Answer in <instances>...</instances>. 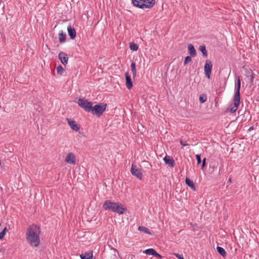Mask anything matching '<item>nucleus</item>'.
I'll return each mask as SVG.
<instances>
[{"instance_id": "nucleus-1", "label": "nucleus", "mask_w": 259, "mask_h": 259, "mask_svg": "<svg viewBox=\"0 0 259 259\" xmlns=\"http://www.w3.org/2000/svg\"><path fill=\"white\" fill-rule=\"evenodd\" d=\"M78 106L83 109L86 112H91L93 114L100 117L105 111L107 104L104 103L96 104L93 106L92 102L86 99L79 98L77 102Z\"/></svg>"}, {"instance_id": "nucleus-3", "label": "nucleus", "mask_w": 259, "mask_h": 259, "mask_svg": "<svg viewBox=\"0 0 259 259\" xmlns=\"http://www.w3.org/2000/svg\"><path fill=\"white\" fill-rule=\"evenodd\" d=\"M103 207L105 210H111L119 214L124 213L127 210L126 207L121 203L111 202L110 200H106L103 204Z\"/></svg>"}, {"instance_id": "nucleus-9", "label": "nucleus", "mask_w": 259, "mask_h": 259, "mask_svg": "<svg viewBox=\"0 0 259 259\" xmlns=\"http://www.w3.org/2000/svg\"><path fill=\"white\" fill-rule=\"evenodd\" d=\"M58 58L63 65H65L67 64L68 57L65 53L63 52H60L58 55Z\"/></svg>"}, {"instance_id": "nucleus-22", "label": "nucleus", "mask_w": 259, "mask_h": 259, "mask_svg": "<svg viewBox=\"0 0 259 259\" xmlns=\"http://www.w3.org/2000/svg\"><path fill=\"white\" fill-rule=\"evenodd\" d=\"M155 251H156V250L153 248H149V249H146L144 251V253L147 255H152L154 256Z\"/></svg>"}, {"instance_id": "nucleus-32", "label": "nucleus", "mask_w": 259, "mask_h": 259, "mask_svg": "<svg viewBox=\"0 0 259 259\" xmlns=\"http://www.w3.org/2000/svg\"><path fill=\"white\" fill-rule=\"evenodd\" d=\"M180 144H181L182 146H187V145H188V144L187 143V142H184V141H183V140H180Z\"/></svg>"}, {"instance_id": "nucleus-19", "label": "nucleus", "mask_w": 259, "mask_h": 259, "mask_svg": "<svg viewBox=\"0 0 259 259\" xmlns=\"http://www.w3.org/2000/svg\"><path fill=\"white\" fill-rule=\"evenodd\" d=\"M199 50L201 52V53L204 57H206L207 56V52L206 49V47H205V45L200 46Z\"/></svg>"}, {"instance_id": "nucleus-23", "label": "nucleus", "mask_w": 259, "mask_h": 259, "mask_svg": "<svg viewBox=\"0 0 259 259\" xmlns=\"http://www.w3.org/2000/svg\"><path fill=\"white\" fill-rule=\"evenodd\" d=\"M138 230L141 232H144L146 234H151L149 229L144 226H139L138 227Z\"/></svg>"}, {"instance_id": "nucleus-26", "label": "nucleus", "mask_w": 259, "mask_h": 259, "mask_svg": "<svg viewBox=\"0 0 259 259\" xmlns=\"http://www.w3.org/2000/svg\"><path fill=\"white\" fill-rule=\"evenodd\" d=\"M192 61V58L191 56H187L185 57L184 62V65H186L188 63Z\"/></svg>"}, {"instance_id": "nucleus-7", "label": "nucleus", "mask_w": 259, "mask_h": 259, "mask_svg": "<svg viewBox=\"0 0 259 259\" xmlns=\"http://www.w3.org/2000/svg\"><path fill=\"white\" fill-rule=\"evenodd\" d=\"M65 161L67 163L75 164L76 158L74 154L71 152L68 153L66 156Z\"/></svg>"}, {"instance_id": "nucleus-39", "label": "nucleus", "mask_w": 259, "mask_h": 259, "mask_svg": "<svg viewBox=\"0 0 259 259\" xmlns=\"http://www.w3.org/2000/svg\"><path fill=\"white\" fill-rule=\"evenodd\" d=\"M113 249L115 251H117V250L116 249H115L114 248H113Z\"/></svg>"}, {"instance_id": "nucleus-31", "label": "nucleus", "mask_w": 259, "mask_h": 259, "mask_svg": "<svg viewBox=\"0 0 259 259\" xmlns=\"http://www.w3.org/2000/svg\"><path fill=\"white\" fill-rule=\"evenodd\" d=\"M154 256L156 257H158L159 259H161L162 258V256L160 254L157 253L156 251H155Z\"/></svg>"}, {"instance_id": "nucleus-28", "label": "nucleus", "mask_w": 259, "mask_h": 259, "mask_svg": "<svg viewBox=\"0 0 259 259\" xmlns=\"http://www.w3.org/2000/svg\"><path fill=\"white\" fill-rule=\"evenodd\" d=\"M199 99L201 103H203L206 101L207 98L206 95H201L199 96Z\"/></svg>"}, {"instance_id": "nucleus-16", "label": "nucleus", "mask_w": 259, "mask_h": 259, "mask_svg": "<svg viewBox=\"0 0 259 259\" xmlns=\"http://www.w3.org/2000/svg\"><path fill=\"white\" fill-rule=\"evenodd\" d=\"M188 50L190 56L194 57L196 56V50L192 44H189L188 46Z\"/></svg>"}, {"instance_id": "nucleus-29", "label": "nucleus", "mask_w": 259, "mask_h": 259, "mask_svg": "<svg viewBox=\"0 0 259 259\" xmlns=\"http://www.w3.org/2000/svg\"><path fill=\"white\" fill-rule=\"evenodd\" d=\"M196 158L197 160V162L198 164H199L201 162V156L200 155L196 154Z\"/></svg>"}, {"instance_id": "nucleus-18", "label": "nucleus", "mask_w": 259, "mask_h": 259, "mask_svg": "<svg viewBox=\"0 0 259 259\" xmlns=\"http://www.w3.org/2000/svg\"><path fill=\"white\" fill-rule=\"evenodd\" d=\"M59 41L60 43L64 42L66 41V34L63 33V31L61 30L59 33Z\"/></svg>"}, {"instance_id": "nucleus-8", "label": "nucleus", "mask_w": 259, "mask_h": 259, "mask_svg": "<svg viewBox=\"0 0 259 259\" xmlns=\"http://www.w3.org/2000/svg\"><path fill=\"white\" fill-rule=\"evenodd\" d=\"M143 8L144 9H151L156 3V0H143Z\"/></svg>"}, {"instance_id": "nucleus-38", "label": "nucleus", "mask_w": 259, "mask_h": 259, "mask_svg": "<svg viewBox=\"0 0 259 259\" xmlns=\"http://www.w3.org/2000/svg\"><path fill=\"white\" fill-rule=\"evenodd\" d=\"M5 250V249L4 248L0 249V252H4Z\"/></svg>"}, {"instance_id": "nucleus-17", "label": "nucleus", "mask_w": 259, "mask_h": 259, "mask_svg": "<svg viewBox=\"0 0 259 259\" xmlns=\"http://www.w3.org/2000/svg\"><path fill=\"white\" fill-rule=\"evenodd\" d=\"M185 182H186V184L189 187H190L193 190H196V187H195V184L192 181L190 180L189 178H186Z\"/></svg>"}, {"instance_id": "nucleus-25", "label": "nucleus", "mask_w": 259, "mask_h": 259, "mask_svg": "<svg viewBox=\"0 0 259 259\" xmlns=\"http://www.w3.org/2000/svg\"><path fill=\"white\" fill-rule=\"evenodd\" d=\"M64 71V68L62 67L61 65H59L57 67V73L58 74H60V75H62Z\"/></svg>"}, {"instance_id": "nucleus-34", "label": "nucleus", "mask_w": 259, "mask_h": 259, "mask_svg": "<svg viewBox=\"0 0 259 259\" xmlns=\"http://www.w3.org/2000/svg\"><path fill=\"white\" fill-rule=\"evenodd\" d=\"M206 158L205 157L202 160V169L204 168L205 165Z\"/></svg>"}, {"instance_id": "nucleus-13", "label": "nucleus", "mask_w": 259, "mask_h": 259, "mask_svg": "<svg viewBox=\"0 0 259 259\" xmlns=\"http://www.w3.org/2000/svg\"><path fill=\"white\" fill-rule=\"evenodd\" d=\"M164 162L168 164L170 167H173L175 166V161L172 157L169 156H165L163 158Z\"/></svg>"}, {"instance_id": "nucleus-40", "label": "nucleus", "mask_w": 259, "mask_h": 259, "mask_svg": "<svg viewBox=\"0 0 259 259\" xmlns=\"http://www.w3.org/2000/svg\"><path fill=\"white\" fill-rule=\"evenodd\" d=\"M1 226V224L0 223V227Z\"/></svg>"}, {"instance_id": "nucleus-14", "label": "nucleus", "mask_w": 259, "mask_h": 259, "mask_svg": "<svg viewBox=\"0 0 259 259\" xmlns=\"http://www.w3.org/2000/svg\"><path fill=\"white\" fill-rule=\"evenodd\" d=\"M68 33L70 38L73 39L76 37V31L73 27L71 25L67 27Z\"/></svg>"}, {"instance_id": "nucleus-30", "label": "nucleus", "mask_w": 259, "mask_h": 259, "mask_svg": "<svg viewBox=\"0 0 259 259\" xmlns=\"http://www.w3.org/2000/svg\"><path fill=\"white\" fill-rule=\"evenodd\" d=\"M174 255L179 259H184L182 254H180L179 253H174Z\"/></svg>"}, {"instance_id": "nucleus-35", "label": "nucleus", "mask_w": 259, "mask_h": 259, "mask_svg": "<svg viewBox=\"0 0 259 259\" xmlns=\"http://www.w3.org/2000/svg\"><path fill=\"white\" fill-rule=\"evenodd\" d=\"M210 167H212V171H213L214 170V168H215V164H210Z\"/></svg>"}, {"instance_id": "nucleus-2", "label": "nucleus", "mask_w": 259, "mask_h": 259, "mask_svg": "<svg viewBox=\"0 0 259 259\" xmlns=\"http://www.w3.org/2000/svg\"><path fill=\"white\" fill-rule=\"evenodd\" d=\"M40 228L35 224L29 226L26 232L27 242L32 247H36L40 243L39 234Z\"/></svg>"}, {"instance_id": "nucleus-6", "label": "nucleus", "mask_w": 259, "mask_h": 259, "mask_svg": "<svg viewBox=\"0 0 259 259\" xmlns=\"http://www.w3.org/2000/svg\"><path fill=\"white\" fill-rule=\"evenodd\" d=\"M212 68V64L210 60H207L204 65V72L206 77L209 79L211 70Z\"/></svg>"}, {"instance_id": "nucleus-10", "label": "nucleus", "mask_w": 259, "mask_h": 259, "mask_svg": "<svg viewBox=\"0 0 259 259\" xmlns=\"http://www.w3.org/2000/svg\"><path fill=\"white\" fill-rule=\"evenodd\" d=\"M241 88V79L239 77L237 78V84L235 87V93L234 97L240 98V90Z\"/></svg>"}, {"instance_id": "nucleus-24", "label": "nucleus", "mask_w": 259, "mask_h": 259, "mask_svg": "<svg viewBox=\"0 0 259 259\" xmlns=\"http://www.w3.org/2000/svg\"><path fill=\"white\" fill-rule=\"evenodd\" d=\"M130 48L133 51H137L138 50L139 47L137 44L134 42H130Z\"/></svg>"}, {"instance_id": "nucleus-20", "label": "nucleus", "mask_w": 259, "mask_h": 259, "mask_svg": "<svg viewBox=\"0 0 259 259\" xmlns=\"http://www.w3.org/2000/svg\"><path fill=\"white\" fill-rule=\"evenodd\" d=\"M217 250L218 253H219L223 257L226 256V252L223 247L217 246Z\"/></svg>"}, {"instance_id": "nucleus-33", "label": "nucleus", "mask_w": 259, "mask_h": 259, "mask_svg": "<svg viewBox=\"0 0 259 259\" xmlns=\"http://www.w3.org/2000/svg\"><path fill=\"white\" fill-rule=\"evenodd\" d=\"M5 234H6L4 233V232L1 231L0 232V239H3L4 238V237L5 236Z\"/></svg>"}, {"instance_id": "nucleus-27", "label": "nucleus", "mask_w": 259, "mask_h": 259, "mask_svg": "<svg viewBox=\"0 0 259 259\" xmlns=\"http://www.w3.org/2000/svg\"><path fill=\"white\" fill-rule=\"evenodd\" d=\"M81 259H92V254L90 255L89 254H86L85 255L81 254L80 255Z\"/></svg>"}, {"instance_id": "nucleus-15", "label": "nucleus", "mask_w": 259, "mask_h": 259, "mask_svg": "<svg viewBox=\"0 0 259 259\" xmlns=\"http://www.w3.org/2000/svg\"><path fill=\"white\" fill-rule=\"evenodd\" d=\"M143 0H132V3L134 7L141 9H143Z\"/></svg>"}, {"instance_id": "nucleus-4", "label": "nucleus", "mask_w": 259, "mask_h": 259, "mask_svg": "<svg viewBox=\"0 0 259 259\" xmlns=\"http://www.w3.org/2000/svg\"><path fill=\"white\" fill-rule=\"evenodd\" d=\"M233 102L234 104L231 105L230 107L228 108V110L229 112L232 113L235 112L238 109L240 104V98L234 97H233Z\"/></svg>"}, {"instance_id": "nucleus-12", "label": "nucleus", "mask_w": 259, "mask_h": 259, "mask_svg": "<svg viewBox=\"0 0 259 259\" xmlns=\"http://www.w3.org/2000/svg\"><path fill=\"white\" fill-rule=\"evenodd\" d=\"M68 123L70 125V127L74 131L77 132L79 130V127L76 123V122L71 119H67Z\"/></svg>"}, {"instance_id": "nucleus-11", "label": "nucleus", "mask_w": 259, "mask_h": 259, "mask_svg": "<svg viewBox=\"0 0 259 259\" xmlns=\"http://www.w3.org/2000/svg\"><path fill=\"white\" fill-rule=\"evenodd\" d=\"M125 76L126 86L128 89H131L133 85L131 76L129 75L127 72L125 73Z\"/></svg>"}, {"instance_id": "nucleus-37", "label": "nucleus", "mask_w": 259, "mask_h": 259, "mask_svg": "<svg viewBox=\"0 0 259 259\" xmlns=\"http://www.w3.org/2000/svg\"><path fill=\"white\" fill-rule=\"evenodd\" d=\"M8 231V229L6 227H5L4 229L2 230V232H4V233L6 234V232Z\"/></svg>"}, {"instance_id": "nucleus-21", "label": "nucleus", "mask_w": 259, "mask_h": 259, "mask_svg": "<svg viewBox=\"0 0 259 259\" xmlns=\"http://www.w3.org/2000/svg\"><path fill=\"white\" fill-rule=\"evenodd\" d=\"M131 71L133 74V77L135 78L136 76V64L135 62H132L131 65Z\"/></svg>"}, {"instance_id": "nucleus-5", "label": "nucleus", "mask_w": 259, "mask_h": 259, "mask_svg": "<svg viewBox=\"0 0 259 259\" xmlns=\"http://www.w3.org/2000/svg\"><path fill=\"white\" fill-rule=\"evenodd\" d=\"M131 172L133 176L136 177L138 179L140 180L142 179L143 174L142 172V169L137 168L136 165L132 164Z\"/></svg>"}, {"instance_id": "nucleus-36", "label": "nucleus", "mask_w": 259, "mask_h": 259, "mask_svg": "<svg viewBox=\"0 0 259 259\" xmlns=\"http://www.w3.org/2000/svg\"><path fill=\"white\" fill-rule=\"evenodd\" d=\"M253 78H254V76L252 74H251V76H250V82L251 84H252L253 83Z\"/></svg>"}]
</instances>
